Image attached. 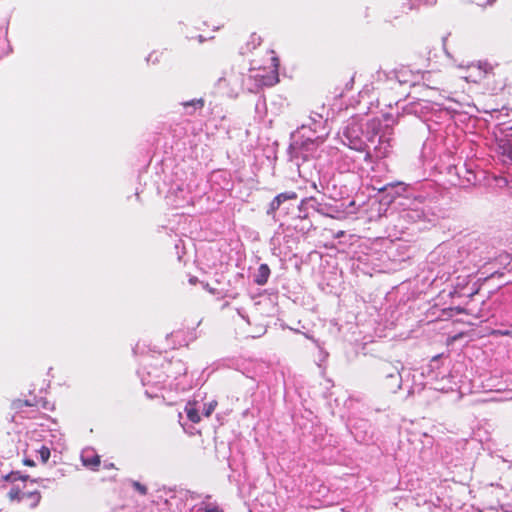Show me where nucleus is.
Masks as SVG:
<instances>
[{
  "instance_id": "nucleus-11",
  "label": "nucleus",
  "mask_w": 512,
  "mask_h": 512,
  "mask_svg": "<svg viewBox=\"0 0 512 512\" xmlns=\"http://www.w3.org/2000/svg\"><path fill=\"white\" fill-rule=\"evenodd\" d=\"M187 418L193 423H199L201 421V417L195 408H186L185 409Z\"/></svg>"
},
{
  "instance_id": "nucleus-15",
  "label": "nucleus",
  "mask_w": 512,
  "mask_h": 512,
  "mask_svg": "<svg viewBox=\"0 0 512 512\" xmlns=\"http://www.w3.org/2000/svg\"><path fill=\"white\" fill-rule=\"evenodd\" d=\"M132 486L141 495H146L147 492H148L147 487L144 484H142V483H140L138 481H133L132 482Z\"/></svg>"
},
{
  "instance_id": "nucleus-12",
  "label": "nucleus",
  "mask_w": 512,
  "mask_h": 512,
  "mask_svg": "<svg viewBox=\"0 0 512 512\" xmlns=\"http://www.w3.org/2000/svg\"><path fill=\"white\" fill-rule=\"evenodd\" d=\"M182 105L187 108V107H194L196 109H202L205 105V101L204 99L200 98V99H193V100H190V101H185L182 103Z\"/></svg>"
},
{
  "instance_id": "nucleus-14",
  "label": "nucleus",
  "mask_w": 512,
  "mask_h": 512,
  "mask_svg": "<svg viewBox=\"0 0 512 512\" xmlns=\"http://www.w3.org/2000/svg\"><path fill=\"white\" fill-rule=\"evenodd\" d=\"M280 206H281V203H280L279 199H277L275 196L269 204L267 214H269V215L274 214L280 208Z\"/></svg>"
},
{
  "instance_id": "nucleus-22",
  "label": "nucleus",
  "mask_w": 512,
  "mask_h": 512,
  "mask_svg": "<svg viewBox=\"0 0 512 512\" xmlns=\"http://www.w3.org/2000/svg\"><path fill=\"white\" fill-rule=\"evenodd\" d=\"M105 468L106 469H113V468H115V466H114L113 463H109V464H105Z\"/></svg>"
},
{
  "instance_id": "nucleus-16",
  "label": "nucleus",
  "mask_w": 512,
  "mask_h": 512,
  "mask_svg": "<svg viewBox=\"0 0 512 512\" xmlns=\"http://www.w3.org/2000/svg\"><path fill=\"white\" fill-rule=\"evenodd\" d=\"M478 6L485 8L494 4L497 0H473Z\"/></svg>"
},
{
  "instance_id": "nucleus-8",
  "label": "nucleus",
  "mask_w": 512,
  "mask_h": 512,
  "mask_svg": "<svg viewBox=\"0 0 512 512\" xmlns=\"http://www.w3.org/2000/svg\"><path fill=\"white\" fill-rule=\"evenodd\" d=\"M36 404L30 402L29 400L15 399L11 402V408L16 411H21L25 406H35Z\"/></svg>"
},
{
  "instance_id": "nucleus-20",
  "label": "nucleus",
  "mask_w": 512,
  "mask_h": 512,
  "mask_svg": "<svg viewBox=\"0 0 512 512\" xmlns=\"http://www.w3.org/2000/svg\"><path fill=\"white\" fill-rule=\"evenodd\" d=\"M353 84H354V76H351V77L349 78L348 82L346 83V89H347V90L352 89Z\"/></svg>"
},
{
  "instance_id": "nucleus-1",
  "label": "nucleus",
  "mask_w": 512,
  "mask_h": 512,
  "mask_svg": "<svg viewBox=\"0 0 512 512\" xmlns=\"http://www.w3.org/2000/svg\"><path fill=\"white\" fill-rule=\"evenodd\" d=\"M465 79L472 83H482L487 90L493 93L502 91L507 83V76L503 68L481 61L468 67Z\"/></svg>"
},
{
  "instance_id": "nucleus-3",
  "label": "nucleus",
  "mask_w": 512,
  "mask_h": 512,
  "mask_svg": "<svg viewBox=\"0 0 512 512\" xmlns=\"http://www.w3.org/2000/svg\"><path fill=\"white\" fill-rule=\"evenodd\" d=\"M35 480L29 478L28 475H25L23 478V484L14 485L8 492V499L10 501L21 502L29 492L33 491L35 488Z\"/></svg>"
},
{
  "instance_id": "nucleus-4",
  "label": "nucleus",
  "mask_w": 512,
  "mask_h": 512,
  "mask_svg": "<svg viewBox=\"0 0 512 512\" xmlns=\"http://www.w3.org/2000/svg\"><path fill=\"white\" fill-rule=\"evenodd\" d=\"M81 463L82 465L91 470L98 471L101 465V457L100 455L92 448H85L81 452Z\"/></svg>"
},
{
  "instance_id": "nucleus-19",
  "label": "nucleus",
  "mask_w": 512,
  "mask_h": 512,
  "mask_svg": "<svg viewBox=\"0 0 512 512\" xmlns=\"http://www.w3.org/2000/svg\"><path fill=\"white\" fill-rule=\"evenodd\" d=\"M251 37H252V41H253V48L260 45L261 38L259 36H257L256 34H252Z\"/></svg>"
},
{
  "instance_id": "nucleus-10",
  "label": "nucleus",
  "mask_w": 512,
  "mask_h": 512,
  "mask_svg": "<svg viewBox=\"0 0 512 512\" xmlns=\"http://www.w3.org/2000/svg\"><path fill=\"white\" fill-rule=\"evenodd\" d=\"M23 478H25V475H21L20 472H14V471H12L11 473H9L3 477L4 480L12 482V483L20 481L21 485L23 484Z\"/></svg>"
},
{
  "instance_id": "nucleus-13",
  "label": "nucleus",
  "mask_w": 512,
  "mask_h": 512,
  "mask_svg": "<svg viewBox=\"0 0 512 512\" xmlns=\"http://www.w3.org/2000/svg\"><path fill=\"white\" fill-rule=\"evenodd\" d=\"M399 186L401 188V192H399L398 194L400 195L401 193L403 192H406L407 189H408V185L405 184V183H402V182H396V183H388L385 187H383L382 189H380V191H385L387 190L389 187L390 188H394V187H397Z\"/></svg>"
},
{
  "instance_id": "nucleus-23",
  "label": "nucleus",
  "mask_w": 512,
  "mask_h": 512,
  "mask_svg": "<svg viewBox=\"0 0 512 512\" xmlns=\"http://www.w3.org/2000/svg\"><path fill=\"white\" fill-rule=\"evenodd\" d=\"M388 376H389V377H391V378L395 377V375H394V374H392V373H391V374H389Z\"/></svg>"
},
{
  "instance_id": "nucleus-21",
  "label": "nucleus",
  "mask_w": 512,
  "mask_h": 512,
  "mask_svg": "<svg viewBox=\"0 0 512 512\" xmlns=\"http://www.w3.org/2000/svg\"><path fill=\"white\" fill-rule=\"evenodd\" d=\"M454 310L456 311L457 314L464 313V311H465V309L461 308V307H456V308H454Z\"/></svg>"
},
{
  "instance_id": "nucleus-9",
  "label": "nucleus",
  "mask_w": 512,
  "mask_h": 512,
  "mask_svg": "<svg viewBox=\"0 0 512 512\" xmlns=\"http://www.w3.org/2000/svg\"><path fill=\"white\" fill-rule=\"evenodd\" d=\"M277 199H279L280 203H284L285 201L289 200H296L298 198V195L294 191H287L280 193L276 196Z\"/></svg>"
},
{
  "instance_id": "nucleus-18",
  "label": "nucleus",
  "mask_w": 512,
  "mask_h": 512,
  "mask_svg": "<svg viewBox=\"0 0 512 512\" xmlns=\"http://www.w3.org/2000/svg\"><path fill=\"white\" fill-rule=\"evenodd\" d=\"M215 406H216V403H210L208 405V407L206 408L204 414L206 417H209L211 415V413L213 412V410L215 409Z\"/></svg>"
},
{
  "instance_id": "nucleus-6",
  "label": "nucleus",
  "mask_w": 512,
  "mask_h": 512,
  "mask_svg": "<svg viewBox=\"0 0 512 512\" xmlns=\"http://www.w3.org/2000/svg\"><path fill=\"white\" fill-rule=\"evenodd\" d=\"M270 276V268L267 264H261L258 268L257 274L255 276V283L258 285H265Z\"/></svg>"
},
{
  "instance_id": "nucleus-7",
  "label": "nucleus",
  "mask_w": 512,
  "mask_h": 512,
  "mask_svg": "<svg viewBox=\"0 0 512 512\" xmlns=\"http://www.w3.org/2000/svg\"><path fill=\"white\" fill-rule=\"evenodd\" d=\"M197 512H224L222 508H220L216 504L212 503H202L198 508Z\"/></svg>"
},
{
  "instance_id": "nucleus-2",
  "label": "nucleus",
  "mask_w": 512,
  "mask_h": 512,
  "mask_svg": "<svg viewBox=\"0 0 512 512\" xmlns=\"http://www.w3.org/2000/svg\"><path fill=\"white\" fill-rule=\"evenodd\" d=\"M271 54V70L267 73L261 69L253 70L254 74L249 76V80L254 81V84L249 87L251 92H258L263 87H272L279 83L280 60L273 50Z\"/></svg>"
},
{
  "instance_id": "nucleus-5",
  "label": "nucleus",
  "mask_w": 512,
  "mask_h": 512,
  "mask_svg": "<svg viewBox=\"0 0 512 512\" xmlns=\"http://www.w3.org/2000/svg\"><path fill=\"white\" fill-rule=\"evenodd\" d=\"M41 498L42 496L40 491L34 489L33 491L29 492V494H27L21 502H23L28 508H35L40 503Z\"/></svg>"
},
{
  "instance_id": "nucleus-17",
  "label": "nucleus",
  "mask_w": 512,
  "mask_h": 512,
  "mask_svg": "<svg viewBox=\"0 0 512 512\" xmlns=\"http://www.w3.org/2000/svg\"><path fill=\"white\" fill-rule=\"evenodd\" d=\"M40 455H41L42 460L44 462H46L50 457V450L47 447L43 446L40 449Z\"/></svg>"
}]
</instances>
